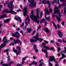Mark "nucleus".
<instances>
[{"instance_id":"7ed1b4c3","label":"nucleus","mask_w":66,"mask_h":66,"mask_svg":"<svg viewBox=\"0 0 66 66\" xmlns=\"http://www.w3.org/2000/svg\"><path fill=\"white\" fill-rule=\"evenodd\" d=\"M13 9H10V10L9 11H8L7 10L5 9L3 11L2 13L3 14V13H4L5 12H6L7 13H11V14H16L17 13L15 12H14V11L12 10Z\"/></svg>"},{"instance_id":"c9c22d12","label":"nucleus","mask_w":66,"mask_h":66,"mask_svg":"<svg viewBox=\"0 0 66 66\" xmlns=\"http://www.w3.org/2000/svg\"><path fill=\"white\" fill-rule=\"evenodd\" d=\"M33 64H35V65H37V63L35 62H33Z\"/></svg>"},{"instance_id":"ea45409f","label":"nucleus","mask_w":66,"mask_h":66,"mask_svg":"<svg viewBox=\"0 0 66 66\" xmlns=\"http://www.w3.org/2000/svg\"><path fill=\"white\" fill-rule=\"evenodd\" d=\"M24 23H23L22 24H21V27L22 28L23 27V26H24Z\"/></svg>"},{"instance_id":"de8ad7c7","label":"nucleus","mask_w":66,"mask_h":66,"mask_svg":"<svg viewBox=\"0 0 66 66\" xmlns=\"http://www.w3.org/2000/svg\"><path fill=\"white\" fill-rule=\"evenodd\" d=\"M49 49H49V50L50 49V50H53L54 49V48L53 47H52L51 49H50V48H49Z\"/></svg>"},{"instance_id":"9d476101","label":"nucleus","mask_w":66,"mask_h":66,"mask_svg":"<svg viewBox=\"0 0 66 66\" xmlns=\"http://www.w3.org/2000/svg\"><path fill=\"white\" fill-rule=\"evenodd\" d=\"M14 42V44H16V43H18V42H19V43H20V45H21V42L19 39H17L16 40L14 39L13 40Z\"/></svg>"},{"instance_id":"2f4dec72","label":"nucleus","mask_w":66,"mask_h":66,"mask_svg":"<svg viewBox=\"0 0 66 66\" xmlns=\"http://www.w3.org/2000/svg\"><path fill=\"white\" fill-rule=\"evenodd\" d=\"M20 35H16V37H16V38H18V39L19 38V37H20Z\"/></svg>"},{"instance_id":"a18cd8bd","label":"nucleus","mask_w":66,"mask_h":66,"mask_svg":"<svg viewBox=\"0 0 66 66\" xmlns=\"http://www.w3.org/2000/svg\"><path fill=\"white\" fill-rule=\"evenodd\" d=\"M56 1V0H54L52 2V4H54V3H55V1Z\"/></svg>"},{"instance_id":"ddd939ff","label":"nucleus","mask_w":66,"mask_h":66,"mask_svg":"<svg viewBox=\"0 0 66 66\" xmlns=\"http://www.w3.org/2000/svg\"><path fill=\"white\" fill-rule=\"evenodd\" d=\"M14 19H15L16 20H17V21H18V20H19L20 22H21V19L20 17H18L16 18V17H15L14 18Z\"/></svg>"},{"instance_id":"49530a36","label":"nucleus","mask_w":66,"mask_h":66,"mask_svg":"<svg viewBox=\"0 0 66 66\" xmlns=\"http://www.w3.org/2000/svg\"><path fill=\"white\" fill-rule=\"evenodd\" d=\"M58 42H60V43H62V40H61V39H59L58 40Z\"/></svg>"},{"instance_id":"aec40b11","label":"nucleus","mask_w":66,"mask_h":66,"mask_svg":"<svg viewBox=\"0 0 66 66\" xmlns=\"http://www.w3.org/2000/svg\"><path fill=\"white\" fill-rule=\"evenodd\" d=\"M45 13H46V14H47V15H49V11L47 9H45Z\"/></svg>"},{"instance_id":"72a5a7b5","label":"nucleus","mask_w":66,"mask_h":66,"mask_svg":"<svg viewBox=\"0 0 66 66\" xmlns=\"http://www.w3.org/2000/svg\"><path fill=\"white\" fill-rule=\"evenodd\" d=\"M57 48L58 50H57V51L59 52H60V51L61 50V48H60L59 47H58Z\"/></svg>"},{"instance_id":"a211bd4d","label":"nucleus","mask_w":66,"mask_h":66,"mask_svg":"<svg viewBox=\"0 0 66 66\" xmlns=\"http://www.w3.org/2000/svg\"><path fill=\"white\" fill-rule=\"evenodd\" d=\"M12 63H13V62H11L10 63L9 65L7 64H3V66H9V65H11V64H12Z\"/></svg>"},{"instance_id":"f3484780","label":"nucleus","mask_w":66,"mask_h":66,"mask_svg":"<svg viewBox=\"0 0 66 66\" xmlns=\"http://www.w3.org/2000/svg\"><path fill=\"white\" fill-rule=\"evenodd\" d=\"M26 59H27V57H24L22 59V62L21 64H22L23 65V64L24 63V60Z\"/></svg>"},{"instance_id":"5fc2aeb1","label":"nucleus","mask_w":66,"mask_h":66,"mask_svg":"<svg viewBox=\"0 0 66 66\" xmlns=\"http://www.w3.org/2000/svg\"><path fill=\"white\" fill-rule=\"evenodd\" d=\"M45 23V26H46V25H47V22L46 21H45L44 22Z\"/></svg>"},{"instance_id":"473e14b6","label":"nucleus","mask_w":66,"mask_h":66,"mask_svg":"<svg viewBox=\"0 0 66 66\" xmlns=\"http://www.w3.org/2000/svg\"><path fill=\"white\" fill-rule=\"evenodd\" d=\"M46 20H48V21H49L50 20V16H48L46 18Z\"/></svg>"},{"instance_id":"8fccbe9b","label":"nucleus","mask_w":66,"mask_h":66,"mask_svg":"<svg viewBox=\"0 0 66 66\" xmlns=\"http://www.w3.org/2000/svg\"><path fill=\"white\" fill-rule=\"evenodd\" d=\"M62 24L63 25V26H65V24L64 23V22L63 21L62 23Z\"/></svg>"},{"instance_id":"680f3d73","label":"nucleus","mask_w":66,"mask_h":66,"mask_svg":"<svg viewBox=\"0 0 66 66\" xmlns=\"http://www.w3.org/2000/svg\"><path fill=\"white\" fill-rule=\"evenodd\" d=\"M3 60H2L1 62V65L3 64Z\"/></svg>"},{"instance_id":"e2e57ef3","label":"nucleus","mask_w":66,"mask_h":66,"mask_svg":"<svg viewBox=\"0 0 66 66\" xmlns=\"http://www.w3.org/2000/svg\"><path fill=\"white\" fill-rule=\"evenodd\" d=\"M56 45H57V46H59V47H60V46L59 45V43H56Z\"/></svg>"},{"instance_id":"4d7b16f0","label":"nucleus","mask_w":66,"mask_h":66,"mask_svg":"<svg viewBox=\"0 0 66 66\" xmlns=\"http://www.w3.org/2000/svg\"><path fill=\"white\" fill-rule=\"evenodd\" d=\"M62 41L63 42H64V43H66V41L65 40H64V39H63Z\"/></svg>"},{"instance_id":"79ce46f5","label":"nucleus","mask_w":66,"mask_h":66,"mask_svg":"<svg viewBox=\"0 0 66 66\" xmlns=\"http://www.w3.org/2000/svg\"><path fill=\"white\" fill-rule=\"evenodd\" d=\"M12 36H14V37H15L16 36V35L15 34H12Z\"/></svg>"},{"instance_id":"cd10ccee","label":"nucleus","mask_w":66,"mask_h":66,"mask_svg":"<svg viewBox=\"0 0 66 66\" xmlns=\"http://www.w3.org/2000/svg\"><path fill=\"white\" fill-rule=\"evenodd\" d=\"M42 2L43 4H45L47 3L46 2V0H43L42 1Z\"/></svg>"},{"instance_id":"774afa93","label":"nucleus","mask_w":66,"mask_h":66,"mask_svg":"<svg viewBox=\"0 0 66 66\" xmlns=\"http://www.w3.org/2000/svg\"><path fill=\"white\" fill-rule=\"evenodd\" d=\"M42 20L43 21H45V19H43Z\"/></svg>"},{"instance_id":"0e129e2a","label":"nucleus","mask_w":66,"mask_h":66,"mask_svg":"<svg viewBox=\"0 0 66 66\" xmlns=\"http://www.w3.org/2000/svg\"><path fill=\"white\" fill-rule=\"evenodd\" d=\"M16 30H17V31H19V30H20V29L19 28H18L16 29Z\"/></svg>"},{"instance_id":"9b49d317","label":"nucleus","mask_w":66,"mask_h":66,"mask_svg":"<svg viewBox=\"0 0 66 66\" xmlns=\"http://www.w3.org/2000/svg\"><path fill=\"white\" fill-rule=\"evenodd\" d=\"M42 45L43 46V48H45V49H50L49 47L45 46L46 45V44H45V43H42Z\"/></svg>"},{"instance_id":"e433bc0d","label":"nucleus","mask_w":66,"mask_h":66,"mask_svg":"<svg viewBox=\"0 0 66 66\" xmlns=\"http://www.w3.org/2000/svg\"><path fill=\"white\" fill-rule=\"evenodd\" d=\"M36 32V31L35 30L34 31H33L32 33V35H34V34H35V33Z\"/></svg>"},{"instance_id":"37998d69","label":"nucleus","mask_w":66,"mask_h":66,"mask_svg":"<svg viewBox=\"0 0 66 66\" xmlns=\"http://www.w3.org/2000/svg\"><path fill=\"white\" fill-rule=\"evenodd\" d=\"M20 32L23 35H24V34H23V31H22V30H21V31H20Z\"/></svg>"},{"instance_id":"bb28decb","label":"nucleus","mask_w":66,"mask_h":66,"mask_svg":"<svg viewBox=\"0 0 66 66\" xmlns=\"http://www.w3.org/2000/svg\"><path fill=\"white\" fill-rule=\"evenodd\" d=\"M53 26L55 27V29H57V27H56V25L55 24V23L54 22H53Z\"/></svg>"},{"instance_id":"1a4fd4ad","label":"nucleus","mask_w":66,"mask_h":66,"mask_svg":"<svg viewBox=\"0 0 66 66\" xmlns=\"http://www.w3.org/2000/svg\"><path fill=\"white\" fill-rule=\"evenodd\" d=\"M13 1H12L10 3V5L11 6L10 7V3H9L8 5V7H9L10 9H13V8H14V6H13Z\"/></svg>"},{"instance_id":"6ab92c4d","label":"nucleus","mask_w":66,"mask_h":66,"mask_svg":"<svg viewBox=\"0 0 66 66\" xmlns=\"http://www.w3.org/2000/svg\"><path fill=\"white\" fill-rule=\"evenodd\" d=\"M36 35H37L38 36V38L39 39V40H40V42H42L43 41V40H44V39H43L42 38L41 39L40 38H38V35H39V34H38V33H37Z\"/></svg>"},{"instance_id":"69168bd1","label":"nucleus","mask_w":66,"mask_h":66,"mask_svg":"<svg viewBox=\"0 0 66 66\" xmlns=\"http://www.w3.org/2000/svg\"><path fill=\"white\" fill-rule=\"evenodd\" d=\"M54 41L53 40H52L51 41V43H54Z\"/></svg>"},{"instance_id":"3c124183","label":"nucleus","mask_w":66,"mask_h":66,"mask_svg":"<svg viewBox=\"0 0 66 66\" xmlns=\"http://www.w3.org/2000/svg\"><path fill=\"white\" fill-rule=\"evenodd\" d=\"M49 12H51V13H52V9H50Z\"/></svg>"},{"instance_id":"6e6d98bb","label":"nucleus","mask_w":66,"mask_h":66,"mask_svg":"<svg viewBox=\"0 0 66 66\" xmlns=\"http://www.w3.org/2000/svg\"><path fill=\"white\" fill-rule=\"evenodd\" d=\"M60 1L62 2L63 1V2H66V0H60Z\"/></svg>"},{"instance_id":"bf43d9fd","label":"nucleus","mask_w":66,"mask_h":66,"mask_svg":"<svg viewBox=\"0 0 66 66\" xmlns=\"http://www.w3.org/2000/svg\"><path fill=\"white\" fill-rule=\"evenodd\" d=\"M2 26V24L0 23V28H1Z\"/></svg>"},{"instance_id":"4be33fe9","label":"nucleus","mask_w":66,"mask_h":66,"mask_svg":"<svg viewBox=\"0 0 66 66\" xmlns=\"http://www.w3.org/2000/svg\"><path fill=\"white\" fill-rule=\"evenodd\" d=\"M6 39V36H5L4 37L3 39V41H4V43H6V42L5 41V39Z\"/></svg>"},{"instance_id":"b1692460","label":"nucleus","mask_w":66,"mask_h":66,"mask_svg":"<svg viewBox=\"0 0 66 66\" xmlns=\"http://www.w3.org/2000/svg\"><path fill=\"white\" fill-rule=\"evenodd\" d=\"M47 3L48 4L49 7H50L51 5V3H50V2L49 1H47Z\"/></svg>"},{"instance_id":"393cba45","label":"nucleus","mask_w":66,"mask_h":66,"mask_svg":"<svg viewBox=\"0 0 66 66\" xmlns=\"http://www.w3.org/2000/svg\"><path fill=\"white\" fill-rule=\"evenodd\" d=\"M5 42H6V43H5V44H3V45H4V47H5V45H6V43H9V42H10V40H6Z\"/></svg>"},{"instance_id":"423d86ee","label":"nucleus","mask_w":66,"mask_h":66,"mask_svg":"<svg viewBox=\"0 0 66 66\" xmlns=\"http://www.w3.org/2000/svg\"><path fill=\"white\" fill-rule=\"evenodd\" d=\"M50 57L48 61L50 62H53L54 61L56 63H57V62L55 60V58L54 56H50L49 57Z\"/></svg>"},{"instance_id":"c85d7f7f","label":"nucleus","mask_w":66,"mask_h":66,"mask_svg":"<svg viewBox=\"0 0 66 66\" xmlns=\"http://www.w3.org/2000/svg\"><path fill=\"white\" fill-rule=\"evenodd\" d=\"M13 51L14 52H16L17 51H18V50H15V48L13 47Z\"/></svg>"},{"instance_id":"f704fd0d","label":"nucleus","mask_w":66,"mask_h":66,"mask_svg":"<svg viewBox=\"0 0 66 66\" xmlns=\"http://www.w3.org/2000/svg\"><path fill=\"white\" fill-rule=\"evenodd\" d=\"M15 34L16 35H20V34H19V33L18 31H16L15 32Z\"/></svg>"},{"instance_id":"dca6fc26","label":"nucleus","mask_w":66,"mask_h":66,"mask_svg":"<svg viewBox=\"0 0 66 66\" xmlns=\"http://www.w3.org/2000/svg\"><path fill=\"white\" fill-rule=\"evenodd\" d=\"M16 49L18 50V52L20 53H21V48L20 47H19L18 46H16Z\"/></svg>"},{"instance_id":"20e7f679","label":"nucleus","mask_w":66,"mask_h":66,"mask_svg":"<svg viewBox=\"0 0 66 66\" xmlns=\"http://www.w3.org/2000/svg\"><path fill=\"white\" fill-rule=\"evenodd\" d=\"M33 38H35V40L33 39H30V42L31 43H36L37 42V40H39V39L38 38V36L37 35H36V36H34L32 37Z\"/></svg>"},{"instance_id":"a878e982","label":"nucleus","mask_w":66,"mask_h":66,"mask_svg":"<svg viewBox=\"0 0 66 66\" xmlns=\"http://www.w3.org/2000/svg\"><path fill=\"white\" fill-rule=\"evenodd\" d=\"M31 30H32V29H30V28H29L27 30V31H28V32H29V33H30V32H31Z\"/></svg>"},{"instance_id":"338daca9","label":"nucleus","mask_w":66,"mask_h":66,"mask_svg":"<svg viewBox=\"0 0 66 66\" xmlns=\"http://www.w3.org/2000/svg\"><path fill=\"white\" fill-rule=\"evenodd\" d=\"M43 63H41V64H40L39 65V66H42V65H43Z\"/></svg>"},{"instance_id":"a19ab883","label":"nucleus","mask_w":66,"mask_h":66,"mask_svg":"<svg viewBox=\"0 0 66 66\" xmlns=\"http://www.w3.org/2000/svg\"><path fill=\"white\" fill-rule=\"evenodd\" d=\"M58 4H59V8H60V7L62 6V5H60V3H59V0H58Z\"/></svg>"},{"instance_id":"603ef678","label":"nucleus","mask_w":66,"mask_h":66,"mask_svg":"<svg viewBox=\"0 0 66 66\" xmlns=\"http://www.w3.org/2000/svg\"><path fill=\"white\" fill-rule=\"evenodd\" d=\"M44 43H46V44H48V42L45 40L44 41Z\"/></svg>"},{"instance_id":"7c9ffc66","label":"nucleus","mask_w":66,"mask_h":66,"mask_svg":"<svg viewBox=\"0 0 66 66\" xmlns=\"http://www.w3.org/2000/svg\"><path fill=\"white\" fill-rule=\"evenodd\" d=\"M56 18L58 20V21H60V20H61V18H59V16H56Z\"/></svg>"},{"instance_id":"0eeeda50","label":"nucleus","mask_w":66,"mask_h":66,"mask_svg":"<svg viewBox=\"0 0 66 66\" xmlns=\"http://www.w3.org/2000/svg\"><path fill=\"white\" fill-rule=\"evenodd\" d=\"M25 22L27 26L29 24V23L30 22V18H29L28 15L27 16V17L25 19Z\"/></svg>"},{"instance_id":"4468645a","label":"nucleus","mask_w":66,"mask_h":66,"mask_svg":"<svg viewBox=\"0 0 66 66\" xmlns=\"http://www.w3.org/2000/svg\"><path fill=\"white\" fill-rule=\"evenodd\" d=\"M44 30L45 32H47V33H50V32L49 31V30L46 27H45L44 28Z\"/></svg>"},{"instance_id":"f03ea898","label":"nucleus","mask_w":66,"mask_h":66,"mask_svg":"<svg viewBox=\"0 0 66 66\" xmlns=\"http://www.w3.org/2000/svg\"><path fill=\"white\" fill-rule=\"evenodd\" d=\"M28 2L30 3L29 4V6L30 7H35L36 6V2H35L33 3L34 2V0H31V1H30V0H28Z\"/></svg>"},{"instance_id":"c03bdc74","label":"nucleus","mask_w":66,"mask_h":66,"mask_svg":"<svg viewBox=\"0 0 66 66\" xmlns=\"http://www.w3.org/2000/svg\"><path fill=\"white\" fill-rule=\"evenodd\" d=\"M8 61H10V56L9 55H8Z\"/></svg>"},{"instance_id":"39448f33","label":"nucleus","mask_w":66,"mask_h":66,"mask_svg":"<svg viewBox=\"0 0 66 66\" xmlns=\"http://www.w3.org/2000/svg\"><path fill=\"white\" fill-rule=\"evenodd\" d=\"M59 8L57 7L56 6L54 8V14H56V13H58L59 16L60 17H61V16L59 14L60 10H57Z\"/></svg>"},{"instance_id":"2eb2a0df","label":"nucleus","mask_w":66,"mask_h":66,"mask_svg":"<svg viewBox=\"0 0 66 66\" xmlns=\"http://www.w3.org/2000/svg\"><path fill=\"white\" fill-rule=\"evenodd\" d=\"M58 34L59 36L60 37H61L62 38V36H63V35H62V33L61 31H58Z\"/></svg>"},{"instance_id":"f257e3e1","label":"nucleus","mask_w":66,"mask_h":66,"mask_svg":"<svg viewBox=\"0 0 66 66\" xmlns=\"http://www.w3.org/2000/svg\"><path fill=\"white\" fill-rule=\"evenodd\" d=\"M39 11V9H37L36 10V15H34V11H32L31 13V15L30 16V17L31 19L32 20H33L35 22H37L38 23L39 22V21L38 20V19H39V14L38 13V11Z\"/></svg>"},{"instance_id":"864d4df0","label":"nucleus","mask_w":66,"mask_h":66,"mask_svg":"<svg viewBox=\"0 0 66 66\" xmlns=\"http://www.w3.org/2000/svg\"><path fill=\"white\" fill-rule=\"evenodd\" d=\"M35 52H37L38 51V50L37 49H35Z\"/></svg>"},{"instance_id":"4c0bfd02","label":"nucleus","mask_w":66,"mask_h":66,"mask_svg":"<svg viewBox=\"0 0 66 66\" xmlns=\"http://www.w3.org/2000/svg\"><path fill=\"white\" fill-rule=\"evenodd\" d=\"M34 49H36V48H37V46H36V45H34Z\"/></svg>"},{"instance_id":"5701e85b","label":"nucleus","mask_w":66,"mask_h":66,"mask_svg":"<svg viewBox=\"0 0 66 66\" xmlns=\"http://www.w3.org/2000/svg\"><path fill=\"white\" fill-rule=\"evenodd\" d=\"M9 20L10 19H8L6 20H4V23H6V22H9Z\"/></svg>"},{"instance_id":"13d9d810","label":"nucleus","mask_w":66,"mask_h":66,"mask_svg":"<svg viewBox=\"0 0 66 66\" xmlns=\"http://www.w3.org/2000/svg\"><path fill=\"white\" fill-rule=\"evenodd\" d=\"M49 64L50 65V66H52V65H53V64L50 62L49 63Z\"/></svg>"},{"instance_id":"6e6552de","label":"nucleus","mask_w":66,"mask_h":66,"mask_svg":"<svg viewBox=\"0 0 66 66\" xmlns=\"http://www.w3.org/2000/svg\"><path fill=\"white\" fill-rule=\"evenodd\" d=\"M24 13L23 14L24 16H27V15L26 14L27 13V7H25L23 9Z\"/></svg>"},{"instance_id":"052dcab7","label":"nucleus","mask_w":66,"mask_h":66,"mask_svg":"<svg viewBox=\"0 0 66 66\" xmlns=\"http://www.w3.org/2000/svg\"><path fill=\"white\" fill-rule=\"evenodd\" d=\"M41 27V26H39L38 27V29H37V31H38V30H39V29H40V27Z\"/></svg>"},{"instance_id":"c756f323","label":"nucleus","mask_w":66,"mask_h":66,"mask_svg":"<svg viewBox=\"0 0 66 66\" xmlns=\"http://www.w3.org/2000/svg\"><path fill=\"white\" fill-rule=\"evenodd\" d=\"M10 50L9 49H7L4 51V52H8V51Z\"/></svg>"},{"instance_id":"58836bf2","label":"nucleus","mask_w":66,"mask_h":66,"mask_svg":"<svg viewBox=\"0 0 66 66\" xmlns=\"http://www.w3.org/2000/svg\"><path fill=\"white\" fill-rule=\"evenodd\" d=\"M43 12H41L40 13V18H42V16H43Z\"/></svg>"},{"instance_id":"f8f14e48","label":"nucleus","mask_w":66,"mask_h":66,"mask_svg":"<svg viewBox=\"0 0 66 66\" xmlns=\"http://www.w3.org/2000/svg\"><path fill=\"white\" fill-rule=\"evenodd\" d=\"M42 52H44L46 54V57H48V52H47V51L45 50L42 49Z\"/></svg>"},{"instance_id":"09e8293b","label":"nucleus","mask_w":66,"mask_h":66,"mask_svg":"<svg viewBox=\"0 0 66 66\" xmlns=\"http://www.w3.org/2000/svg\"><path fill=\"white\" fill-rule=\"evenodd\" d=\"M61 54L62 57H65V54L63 53H62Z\"/></svg>"},{"instance_id":"412c9836","label":"nucleus","mask_w":66,"mask_h":66,"mask_svg":"<svg viewBox=\"0 0 66 66\" xmlns=\"http://www.w3.org/2000/svg\"><path fill=\"white\" fill-rule=\"evenodd\" d=\"M4 17H7L6 16V15H2L0 16V19H2V18H3Z\"/></svg>"}]
</instances>
